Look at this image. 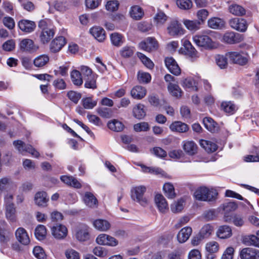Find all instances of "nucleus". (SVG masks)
Here are the masks:
<instances>
[{"mask_svg":"<svg viewBox=\"0 0 259 259\" xmlns=\"http://www.w3.org/2000/svg\"><path fill=\"white\" fill-rule=\"evenodd\" d=\"M218 195L216 190L206 187H200L194 192L195 198L200 201H211L214 200Z\"/></svg>","mask_w":259,"mask_h":259,"instance_id":"f257e3e1","label":"nucleus"},{"mask_svg":"<svg viewBox=\"0 0 259 259\" xmlns=\"http://www.w3.org/2000/svg\"><path fill=\"white\" fill-rule=\"evenodd\" d=\"M146 191V188L142 185L132 188L131 191L132 200L142 206H146L148 204V200L144 196Z\"/></svg>","mask_w":259,"mask_h":259,"instance_id":"f03ea898","label":"nucleus"},{"mask_svg":"<svg viewBox=\"0 0 259 259\" xmlns=\"http://www.w3.org/2000/svg\"><path fill=\"white\" fill-rule=\"evenodd\" d=\"M226 56L233 63L241 66L246 65L250 58L247 53L242 51L228 52Z\"/></svg>","mask_w":259,"mask_h":259,"instance_id":"7ed1b4c3","label":"nucleus"},{"mask_svg":"<svg viewBox=\"0 0 259 259\" xmlns=\"http://www.w3.org/2000/svg\"><path fill=\"white\" fill-rule=\"evenodd\" d=\"M192 39L196 45L199 47L210 49L214 47V42L208 35L206 34H196L193 36Z\"/></svg>","mask_w":259,"mask_h":259,"instance_id":"20e7f679","label":"nucleus"},{"mask_svg":"<svg viewBox=\"0 0 259 259\" xmlns=\"http://www.w3.org/2000/svg\"><path fill=\"white\" fill-rule=\"evenodd\" d=\"M166 29L169 35L172 37H179L183 35L185 32L181 24L176 20L170 21L167 25Z\"/></svg>","mask_w":259,"mask_h":259,"instance_id":"39448f33","label":"nucleus"},{"mask_svg":"<svg viewBox=\"0 0 259 259\" xmlns=\"http://www.w3.org/2000/svg\"><path fill=\"white\" fill-rule=\"evenodd\" d=\"M13 145L19 152L21 154L24 152H27L36 158L39 156L38 152H37L31 145H26L21 140L14 141L13 142Z\"/></svg>","mask_w":259,"mask_h":259,"instance_id":"423d86ee","label":"nucleus"},{"mask_svg":"<svg viewBox=\"0 0 259 259\" xmlns=\"http://www.w3.org/2000/svg\"><path fill=\"white\" fill-rule=\"evenodd\" d=\"M96 242L100 245L116 246L118 244V240L114 237L106 234H100L96 239Z\"/></svg>","mask_w":259,"mask_h":259,"instance_id":"0eeeda50","label":"nucleus"},{"mask_svg":"<svg viewBox=\"0 0 259 259\" xmlns=\"http://www.w3.org/2000/svg\"><path fill=\"white\" fill-rule=\"evenodd\" d=\"M140 48L147 52L156 50L158 48V43L154 37H149L139 44Z\"/></svg>","mask_w":259,"mask_h":259,"instance_id":"6e6552de","label":"nucleus"},{"mask_svg":"<svg viewBox=\"0 0 259 259\" xmlns=\"http://www.w3.org/2000/svg\"><path fill=\"white\" fill-rule=\"evenodd\" d=\"M229 24L234 29L240 32H245L248 25L246 21L244 19L234 18L230 20Z\"/></svg>","mask_w":259,"mask_h":259,"instance_id":"1a4fd4ad","label":"nucleus"},{"mask_svg":"<svg viewBox=\"0 0 259 259\" xmlns=\"http://www.w3.org/2000/svg\"><path fill=\"white\" fill-rule=\"evenodd\" d=\"M52 235L57 239H63L65 238L68 233L67 228L61 224H56L51 228Z\"/></svg>","mask_w":259,"mask_h":259,"instance_id":"9d476101","label":"nucleus"},{"mask_svg":"<svg viewBox=\"0 0 259 259\" xmlns=\"http://www.w3.org/2000/svg\"><path fill=\"white\" fill-rule=\"evenodd\" d=\"M20 48L22 51L29 53H34L38 49V46L30 39H23L20 43Z\"/></svg>","mask_w":259,"mask_h":259,"instance_id":"9b49d317","label":"nucleus"},{"mask_svg":"<svg viewBox=\"0 0 259 259\" xmlns=\"http://www.w3.org/2000/svg\"><path fill=\"white\" fill-rule=\"evenodd\" d=\"M241 259H258L259 258V250L252 248H244L240 253Z\"/></svg>","mask_w":259,"mask_h":259,"instance_id":"f8f14e48","label":"nucleus"},{"mask_svg":"<svg viewBox=\"0 0 259 259\" xmlns=\"http://www.w3.org/2000/svg\"><path fill=\"white\" fill-rule=\"evenodd\" d=\"M15 236L19 242L24 245H28L30 241L26 230L22 227L18 228L15 232Z\"/></svg>","mask_w":259,"mask_h":259,"instance_id":"ddd939ff","label":"nucleus"},{"mask_svg":"<svg viewBox=\"0 0 259 259\" xmlns=\"http://www.w3.org/2000/svg\"><path fill=\"white\" fill-rule=\"evenodd\" d=\"M92 224L96 230L101 232H107L111 227V224L108 221L102 219L95 220Z\"/></svg>","mask_w":259,"mask_h":259,"instance_id":"4468645a","label":"nucleus"},{"mask_svg":"<svg viewBox=\"0 0 259 259\" xmlns=\"http://www.w3.org/2000/svg\"><path fill=\"white\" fill-rule=\"evenodd\" d=\"M182 147L185 153L189 156L194 155L197 153L198 146L193 141H184Z\"/></svg>","mask_w":259,"mask_h":259,"instance_id":"2eb2a0df","label":"nucleus"},{"mask_svg":"<svg viewBox=\"0 0 259 259\" xmlns=\"http://www.w3.org/2000/svg\"><path fill=\"white\" fill-rule=\"evenodd\" d=\"M165 64L170 72L175 75H179L181 69L176 61L171 57H167L165 59Z\"/></svg>","mask_w":259,"mask_h":259,"instance_id":"dca6fc26","label":"nucleus"},{"mask_svg":"<svg viewBox=\"0 0 259 259\" xmlns=\"http://www.w3.org/2000/svg\"><path fill=\"white\" fill-rule=\"evenodd\" d=\"M76 238L79 241H85L89 239V227L87 225L80 226L76 230Z\"/></svg>","mask_w":259,"mask_h":259,"instance_id":"f3484780","label":"nucleus"},{"mask_svg":"<svg viewBox=\"0 0 259 259\" xmlns=\"http://www.w3.org/2000/svg\"><path fill=\"white\" fill-rule=\"evenodd\" d=\"M49 200V198L46 192L40 191L37 192L34 196L35 203L41 207H46L47 206L48 202Z\"/></svg>","mask_w":259,"mask_h":259,"instance_id":"a211bd4d","label":"nucleus"},{"mask_svg":"<svg viewBox=\"0 0 259 259\" xmlns=\"http://www.w3.org/2000/svg\"><path fill=\"white\" fill-rule=\"evenodd\" d=\"M205 249L208 252L206 257L208 259H213L214 258L213 254L218 252L219 249V243L216 241H211L206 244Z\"/></svg>","mask_w":259,"mask_h":259,"instance_id":"6ab92c4d","label":"nucleus"},{"mask_svg":"<svg viewBox=\"0 0 259 259\" xmlns=\"http://www.w3.org/2000/svg\"><path fill=\"white\" fill-rule=\"evenodd\" d=\"M66 44L65 39L63 36L55 38L50 44V50L53 53H56L61 50Z\"/></svg>","mask_w":259,"mask_h":259,"instance_id":"aec40b11","label":"nucleus"},{"mask_svg":"<svg viewBox=\"0 0 259 259\" xmlns=\"http://www.w3.org/2000/svg\"><path fill=\"white\" fill-rule=\"evenodd\" d=\"M242 37L240 34L235 33L234 32H227L223 36L224 41L227 44H235L240 42L242 40Z\"/></svg>","mask_w":259,"mask_h":259,"instance_id":"412c9836","label":"nucleus"},{"mask_svg":"<svg viewBox=\"0 0 259 259\" xmlns=\"http://www.w3.org/2000/svg\"><path fill=\"white\" fill-rule=\"evenodd\" d=\"M155 202L158 210L162 213H164L168 209V204L165 198L158 194L155 196Z\"/></svg>","mask_w":259,"mask_h":259,"instance_id":"4be33fe9","label":"nucleus"},{"mask_svg":"<svg viewBox=\"0 0 259 259\" xmlns=\"http://www.w3.org/2000/svg\"><path fill=\"white\" fill-rule=\"evenodd\" d=\"M90 32L95 39L100 42L103 41L106 38L105 30L101 27H93L90 29Z\"/></svg>","mask_w":259,"mask_h":259,"instance_id":"5701e85b","label":"nucleus"},{"mask_svg":"<svg viewBox=\"0 0 259 259\" xmlns=\"http://www.w3.org/2000/svg\"><path fill=\"white\" fill-rule=\"evenodd\" d=\"M225 222L227 223H232L235 226L242 227L244 224V220L243 217L237 214H234L232 217H229L226 214L224 215Z\"/></svg>","mask_w":259,"mask_h":259,"instance_id":"b1692460","label":"nucleus"},{"mask_svg":"<svg viewBox=\"0 0 259 259\" xmlns=\"http://www.w3.org/2000/svg\"><path fill=\"white\" fill-rule=\"evenodd\" d=\"M147 90L145 87L141 85H136L134 87L131 91L132 97L137 100L143 99L146 95Z\"/></svg>","mask_w":259,"mask_h":259,"instance_id":"393cba45","label":"nucleus"},{"mask_svg":"<svg viewBox=\"0 0 259 259\" xmlns=\"http://www.w3.org/2000/svg\"><path fill=\"white\" fill-rule=\"evenodd\" d=\"M169 128L172 132L183 133L187 132L189 128L187 124L180 121H176L169 125Z\"/></svg>","mask_w":259,"mask_h":259,"instance_id":"a878e982","label":"nucleus"},{"mask_svg":"<svg viewBox=\"0 0 259 259\" xmlns=\"http://www.w3.org/2000/svg\"><path fill=\"white\" fill-rule=\"evenodd\" d=\"M18 26L22 31L29 33L34 30L36 26L33 21L22 20L19 22Z\"/></svg>","mask_w":259,"mask_h":259,"instance_id":"bb28decb","label":"nucleus"},{"mask_svg":"<svg viewBox=\"0 0 259 259\" xmlns=\"http://www.w3.org/2000/svg\"><path fill=\"white\" fill-rule=\"evenodd\" d=\"M82 199L84 203L88 207L95 208L98 205V200L97 198L94 194L91 192H85Z\"/></svg>","mask_w":259,"mask_h":259,"instance_id":"cd10ccee","label":"nucleus"},{"mask_svg":"<svg viewBox=\"0 0 259 259\" xmlns=\"http://www.w3.org/2000/svg\"><path fill=\"white\" fill-rule=\"evenodd\" d=\"M192 232V229L190 227L182 228L177 235V239L180 243L185 242L190 237Z\"/></svg>","mask_w":259,"mask_h":259,"instance_id":"c85d7f7f","label":"nucleus"},{"mask_svg":"<svg viewBox=\"0 0 259 259\" xmlns=\"http://www.w3.org/2000/svg\"><path fill=\"white\" fill-rule=\"evenodd\" d=\"M217 236L221 239H227L232 235L231 227L227 225H223L219 227L217 232Z\"/></svg>","mask_w":259,"mask_h":259,"instance_id":"c756f323","label":"nucleus"},{"mask_svg":"<svg viewBox=\"0 0 259 259\" xmlns=\"http://www.w3.org/2000/svg\"><path fill=\"white\" fill-rule=\"evenodd\" d=\"M183 23L187 29L191 31H196L200 29L201 22L197 20L184 19Z\"/></svg>","mask_w":259,"mask_h":259,"instance_id":"7c9ffc66","label":"nucleus"},{"mask_svg":"<svg viewBox=\"0 0 259 259\" xmlns=\"http://www.w3.org/2000/svg\"><path fill=\"white\" fill-rule=\"evenodd\" d=\"M55 31L54 29H45L41 30L40 34V41L44 44L48 43L54 36Z\"/></svg>","mask_w":259,"mask_h":259,"instance_id":"2f4dec72","label":"nucleus"},{"mask_svg":"<svg viewBox=\"0 0 259 259\" xmlns=\"http://www.w3.org/2000/svg\"><path fill=\"white\" fill-rule=\"evenodd\" d=\"M50 61V57L46 54L36 57L33 60V64L37 68H42L47 65Z\"/></svg>","mask_w":259,"mask_h":259,"instance_id":"473e14b6","label":"nucleus"},{"mask_svg":"<svg viewBox=\"0 0 259 259\" xmlns=\"http://www.w3.org/2000/svg\"><path fill=\"white\" fill-rule=\"evenodd\" d=\"M6 217L8 221L11 222L16 221V209L14 205H8L5 206Z\"/></svg>","mask_w":259,"mask_h":259,"instance_id":"72a5a7b5","label":"nucleus"},{"mask_svg":"<svg viewBox=\"0 0 259 259\" xmlns=\"http://www.w3.org/2000/svg\"><path fill=\"white\" fill-rule=\"evenodd\" d=\"M61 180L66 185L73 187L75 188H80L81 184L78 180L72 176H62L60 178Z\"/></svg>","mask_w":259,"mask_h":259,"instance_id":"f704fd0d","label":"nucleus"},{"mask_svg":"<svg viewBox=\"0 0 259 259\" xmlns=\"http://www.w3.org/2000/svg\"><path fill=\"white\" fill-rule=\"evenodd\" d=\"M181 85L183 88L189 89L191 91H196L198 88L195 80L192 77H187L183 79L181 81Z\"/></svg>","mask_w":259,"mask_h":259,"instance_id":"c9c22d12","label":"nucleus"},{"mask_svg":"<svg viewBox=\"0 0 259 259\" xmlns=\"http://www.w3.org/2000/svg\"><path fill=\"white\" fill-rule=\"evenodd\" d=\"M203 122L205 128L211 133H214L218 130V124L211 118L205 117Z\"/></svg>","mask_w":259,"mask_h":259,"instance_id":"e433bc0d","label":"nucleus"},{"mask_svg":"<svg viewBox=\"0 0 259 259\" xmlns=\"http://www.w3.org/2000/svg\"><path fill=\"white\" fill-rule=\"evenodd\" d=\"M229 11L235 16H243L246 13L245 9L241 6L237 4H232L229 7Z\"/></svg>","mask_w":259,"mask_h":259,"instance_id":"4c0bfd02","label":"nucleus"},{"mask_svg":"<svg viewBox=\"0 0 259 259\" xmlns=\"http://www.w3.org/2000/svg\"><path fill=\"white\" fill-rule=\"evenodd\" d=\"M208 26L212 29H220L225 25V22L218 17H213L209 19L207 22Z\"/></svg>","mask_w":259,"mask_h":259,"instance_id":"58836bf2","label":"nucleus"},{"mask_svg":"<svg viewBox=\"0 0 259 259\" xmlns=\"http://www.w3.org/2000/svg\"><path fill=\"white\" fill-rule=\"evenodd\" d=\"M200 145L208 153L213 152L218 148V146L215 143L207 140H201Z\"/></svg>","mask_w":259,"mask_h":259,"instance_id":"ea45409f","label":"nucleus"},{"mask_svg":"<svg viewBox=\"0 0 259 259\" xmlns=\"http://www.w3.org/2000/svg\"><path fill=\"white\" fill-rule=\"evenodd\" d=\"M71 79L72 83L77 86H80L83 83L81 73L77 70H73L70 73Z\"/></svg>","mask_w":259,"mask_h":259,"instance_id":"a19ab883","label":"nucleus"},{"mask_svg":"<svg viewBox=\"0 0 259 259\" xmlns=\"http://www.w3.org/2000/svg\"><path fill=\"white\" fill-rule=\"evenodd\" d=\"M130 14L131 17L135 20H140L144 15V12L142 9L138 6L132 7Z\"/></svg>","mask_w":259,"mask_h":259,"instance_id":"79ce46f5","label":"nucleus"},{"mask_svg":"<svg viewBox=\"0 0 259 259\" xmlns=\"http://www.w3.org/2000/svg\"><path fill=\"white\" fill-rule=\"evenodd\" d=\"M244 243L247 245H252L259 247V237L254 235L245 236L243 238Z\"/></svg>","mask_w":259,"mask_h":259,"instance_id":"37998d69","label":"nucleus"},{"mask_svg":"<svg viewBox=\"0 0 259 259\" xmlns=\"http://www.w3.org/2000/svg\"><path fill=\"white\" fill-rule=\"evenodd\" d=\"M213 231V228L211 225L210 224H206L201 229L199 235L201 238H207L212 234Z\"/></svg>","mask_w":259,"mask_h":259,"instance_id":"c03bdc74","label":"nucleus"},{"mask_svg":"<svg viewBox=\"0 0 259 259\" xmlns=\"http://www.w3.org/2000/svg\"><path fill=\"white\" fill-rule=\"evenodd\" d=\"M221 108L226 113L232 114L237 110L236 105L232 102H223L221 104Z\"/></svg>","mask_w":259,"mask_h":259,"instance_id":"a18cd8bd","label":"nucleus"},{"mask_svg":"<svg viewBox=\"0 0 259 259\" xmlns=\"http://www.w3.org/2000/svg\"><path fill=\"white\" fill-rule=\"evenodd\" d=\"M47 235V229L45 226L39 225L35 230V236L39 240H44Z\"/></svg>","mask_w":259,"mask_h":259,"instance_id":"49530a36","label":"nucleus"},{"mask_svg":"<svg viewBox=\"0 0 259 259\" xmlns=\"http://www.w3.org/2000/svg\"><path fill=\"white\" fill-rule=\"evenodd\" d=\"M108 127L112 131L119 132L123 129L124 125L121 122L114 119L108 123Z\"/></svg>","mask_w":259,"mask_h":259,"instance_id":"de8ad7c7","label":"nucleus"},{"mask_svg":"<svg viewBox=\"0 0 259 259\" xmlns=\"http://www.w3.org/2000/svg\"><path fill=\"white\" fill-rule=\"evenodd\" d=\"M183 46L187 51V54L191 57H196L197 55V51L195 48L192 46L190 41L188 40H185L184 41Z\"/></svg>","mask_w":259,"mask_h":259,"instance_id":"09e8293b","label":"nucleus"},{"mask_svg":"<svg viewBox=\"0 0 259 259\" xmlns=\"http://www.w3.org/2000/svg\"><path fill=\"white\" fill-rule=\"evenodd\" d=\"M144 106L142 104H139L133 108V113L134 116L138 119H142L146 115L144 110Z\"/></svg>","mask_w":259,"mask_h":259,"instance_id":"8fccbe9b","label":"nucleus"},{"mask_svg":"<svg viewBox=\"0 0 259 259\" xmlns=\"http://www.w3.org/2000/svg\"><path fill=\"white\" fill-rule=\"evenodd\" d=\"M168 90L173 96L179 98L182 96V91L178 84L169 83L168 85Z\"/></svg>","mask_w":259,"mask_h":259,"instance_id":"3c124183","label":"nucleus"},{"mask_svg":"<svg viewBox=\"0 0 259 259\" xmlns=\"http://www.w3.org/2000/svg\"><path fill=\"white\" fill-rule=\"evenodd\" d=\"M228 57L218 55L215 57V62L221 69H225L228 66Z\"/></svg>","mask_w":259,"mask_h":259,"instance_id":"603ef678","label":"nucleus"},{"mask_svg":"<svg viewBox=\"0 0 259 259\" xmlns=\"http://www.w3.org/2000/svg\"><path fill=\"white\" fill-rule=\"evenodd\" d=\"M163 189L164 191L165 195L168 198H174L176 194L175 192V189L173 185L170 183H165L163 187Z\"/></svg>","mask_w":259,"mask_h":259,"instance_id":"864d4df0","label":"nucleus"},{"mask_svg":"<svg viewBox=\"0 0 259 259\" xmlns=\"http://www.w3.org/2000/svg\"><path fill=\"white\" fill-rule=\"evenodd\" d=\"M137 78L138 81L142 83H148L151 80V75L147 72L140 71L138 73Z\"/></svg>","mask_w":259,"mask_h":259,"instance_id":"5fc2aeb1","label":"nucleus"},{"mask_svg":"<svg viewBox=\"0 0 259 259\" xmlns=\"http://www.w3.org/2000/svg\"><path fill=\"white\" fill-rule=\"evenodd\" d=\"M97 75L96 74L91 75V77L85 78L84 87L88 89H95L97 88L96 79Z\"/></svg>","mask_w":259,"mask_h":259,"instance_id":"6e6d98bb","label":"nucleus"},{"mask_svg":"<svg viewBox=\"0 0 259 259\" xmlns=\"http://www.w3.org/2000/svg\"><path fill=\"white\" fill-rule=\"evenodd\" d=\"M122 36L118 33H113L110 35L112 44L116 47L120 46L123 44Z\"/></svg>","mask_w":259,"mask_h":259,"instance_id":"4d7b16f0","label":"nucleus"},{"mask_svg":"<svg viewBox=\"0 0 259 259\" xmlns=\"http://www.w3.org/2000/svg\"><path fill=\"white\" fill-rule=\"evenodd\" d=\"M82 106L85 109H91L97 105V101L93 100L91 97H87L82 99Z\"/></svg>","mask_w":259,"mask_h":259,"instance_id":"13d9d810","label":"nucleus"},{"mask_svg":"<svg viewBox=\"0 0 259 259\" xmlns=\"http://www.w3.org/2000/svg\"><path fill=\"white\" fill-rule=\"evenodd\" d=\"M178 7L182 10H189L192 7V3L190 0H177Z\"/></svg>","mask_w":259,"mask_h":259,"instance_id":"bf43d9fd","label":"nucleus"},{"mask_svg":"<svg viewBox=\"0 0 259 259\" xmlns=\"http://www.w3.org/2000/svg\"><path fill=\"white\" fill-rule=\"evenodd\" d=\"M134 129L136 132H147L149 130L150 126L148 122H141L135 124L134 125Z\"/></svg>","mask_w":259,"mask_h":259,"instance_id":"052dcab7","label":"nucleus"},{"mask_svg":"<svg viewBox=\"0 0 259 259\" xmlns=\"http://www.w3.org/2000/svg\"><path fill=\"white\" fill-rule=\"evenodd\" d=\"M184 200L181 198L178 201L174 202L171 206V209L173 212H180L184 208Z\"/></svg>","mask_w":259,"mask_h":259,"instance_id":"680f3d73","label":"nucleus"},{"mask_svg":"<svg viewBox=\"0 0 259 259\" xmlns=\"http://www.w3.org/2000/svg\"><path fill=\"white\" fill-rule=\"evenodd\" d=\"M138 56L141 60L142 63L149 69H152L154 67V63L152 61L147 58L145 55L142 53H139L138 54Z\"/></svg>","mask_w":259,"mask_h":259,"instance_id":"e2e57ef3","label":"nucleus"},{"mask_svg":"<svg viewBox=\"0 0 259 259\" xmlns=\"http://www.w3.org/2000/svg\"><path fill=\"white\" fill-rule=\"evenodd\" d=\"M167 16L162 12H159L154 17V21L157 25H162L167 20Z\"/></svg>","mask_w":259,"mask_h":259,"instance_id":"0e129e2a","label":"nucleus"},{"mask_svg":"<svg viewBox=\"0 0 259 259\" xmlns=\"http://www.w3.org/2000/svg\"><path fill=\"white\" fill-rule=\"evenodd\" d=\"M34 255L38 259H44L46 258V255L45 252L40 246H35L33 250Z\"/></svg>","mask_w":259,"mask_h":259,"instance_id":"69168bd1","label":"nucleus"},{"mask_svg":"<svg viewBox=\"0 0 259 259\" xmlns=\"http://www.w3.org/2000/svg\"><path fill=\"white\" fill-rule=\"evenodd\" d=\"M255 154L247 155L244 157L246 162H259V147L255 149Z\"/></svg>","mask_w":259,"mask_h":259,"instance_id":"338daca9","label":"nucleus"},{"mask_svg":"<svg viewBox=\"0 0 259 259\" xmlns=\"http://www.w3.org/2000/svg\"><path fill=\"white\" fill-rule=\"evenodd\" d=\"M65 255L67 259H79V253L73 249H69L65 252Z\"/></svg>","mask_w":259,"mask_h":259,"instance_id":"774afa93","label":"nucleus"}]
</instances>
